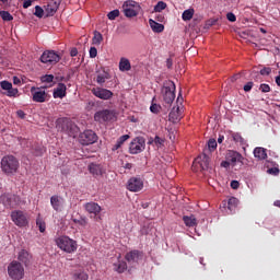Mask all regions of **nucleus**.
Segmentation results:
<instances>
[{"label": "nucleus", "mask_w": 280, "mask_h": 280, "mask_svg": "<svg viewBox=\"0 0 280 280\" xmlns=\"http://www.w3.org/2000/svg\"><path fill=\"white\" fill-rule=\"evenodd\" d=\"M10 218L13 224L19 226V229H25V226H30V217L27 215V212L23 210L11 211Z\"/></svg>", "instance_id": "nucleus-3"}, {"label": "nucleus", "mask_w": 280, "mask_h": 280, "mask_svg": "<svg viewBox=\"0 0 280 280\" xmlns=\"http://www.w3.org/2000/svg\"><path fill=\"white\" fill-rule=\"evenodd\" d=\"M233 141H235V143H241V145H246V140H244V138L242 137V135L240 133H233Z\"/></svg>", "instance_id": "nucleus-38"}, {"label": "nucleus", "mask_w": 280, "mask_h": 280, "mask_svg": "<svg viewBox=\"0 0 280 280\" xmlns=\"http://www.w3.org/2000/svg\"><path fill=\"white\" fill-rule=\"evenodd\" d=\"M8 275L12 280H21L25 277V268L16 260H13L8 266Z\"/></svg>", "instance_id": "nucleus-6"}, {"label": "nucleus", "mask_w": 280, "mask_h": 280, "mask_svg": "<svg viewBox=\"0 0 280 280\" xmlns=\"http://www.w3.org/2000/svg\"><path fill=\"white\" fill-rule=\"evenodd\" d=\"M115 119V113L110 112V109H104L96 112L94 115V120L98 121V124H104L105 121H113Z\"/></svg>", "instance_id": "nucleus-13"}, {"label": "nucleus", "mask_w": 280, "mask_h": 280, "mask_svg": "<svg viewBox=\"0 0 280 280\" xmlns=\"http://www.w3.org/2000/svg\"><path fill=\"white\" fill-rule=\"evenodd\" d=\"M79 141L81 145H93L97 142V133L93 130H85L80 135Z\"/></svg>", "instance_id": "nucleus-11"}, {"label": "nucleus", "mask_w": 280, "mask_h": 280, "mask_svg": "<svg viewBox=\"0 0 280 280\" xmlns=\"http://www.w3.org/2000/svg\"><path fill=\"white\" fill-rule=\"evenodd\" d=\"M42 82H46L47 84L54 82V74H46L42 77Z\"/></svg>", "instance_id": "nucleus-45"}, {"label": "nucleus", "mask_w": 280, "mask_h": 280, "mask_svg": "<svg viewBox=\"0 0 280 280\" xmlns=\"http://www.w3.org/2000/svg\"><path fill=\"white\" fill-rule=\"evenodd\" d=\"M61 57L54 50H45L40 56V62L44 65H58Z\"/></svg>", "instance_id": "nucleus-10"}, {"label": "nucleus", "mask_w": 280, "mask_h": 280, "mask_svg": "<svg viewBox=\"0 0 280 280\" xmlns=\"http://www.w3.org/2000/svg\"><path fill=\"white\" fill-rule=\"evenodd\" d=\"M102 40H104V36H102V33L95 31L94 36L92 38L93 45H102Z\"/></svg>", "instance_id": "nucleus-36"}, {"label": "nucleus", "mask_w": 280, "mask_h": 280, "mask_svg": "<svg viewBox=\"0 0 280 280\" xmlns=\"http://www.w3.org/2000/svg\"><path fill=\"white\" fill-rule=\"evenodd\" d=\"M31 93L33 96V102H37L38 104H43L47 102V92L43 88H32Z\"/></svg>", "instance_id": "nucleus-16"}, {"label": "nucleus", "mask_w": 280, "mask_h": 280, "mask_svg": "<svg viewBox=\"0 0 280 280\" xmlns=\"http://www.w3.org/2000/svg\"><path fill=\"white\" fill-rule=\"evenodd\" d=\"M130 69H132L130 60L126 57H121L119 61V71H130Z\"/></svg>", "instance_id": "nucleus-30"}, {"label": "nucleus", "mask_w": 280, "mask_h": 280, "mask_svg": "<svg viewBox=\"0 0 280 280\" xmlns=\"http://www.w3.org/2000/svg\"><path fill=\"white\" fill-rule=\"evenodd\" d=\"M268 174H272V176H279V167L269 168Z\"/></svg>", "instance_id": "nucleus-51"}, {"label": "nucleus", "mask_w": 280, "mask_h": 280, "mask_svg": "<svg viewBox=\"0 0 280 280\" xmlns=\"http://www.w3.org/2000/svg\"><path fill=\"white\" fill-rule=\"evenodd\" d=\"M89 172L93 176H103L104 175V168H102V165L100 164H90L89 165Z\"/></svg>", "instance_id": "nucleus-26"}, {"label": "nucleus", "mask_w": 280, "mask_h": 280, "mask_svg": "<svg viewBox=\"0 0 280 280\" xmlns=\"http://www.w3.org/2000/svg\"><path fill=\"white\" fill-rule=\"evenodd\" d=\"M149 25L152 30V32H154L155 34H161V32H163L165 30V26L152 19L149 20Z\"/></svg>", "instance_id": "nucleus-28"}, {"label": "nucleus", "mask_w": 280, "mask_h": 280, "mask_svg": "<svg viewBox=\"0 0 280 280\" xmlns=\"http://www.w3.org/2000/svg\"><path fill=\"white\" fill-rule=\"evenodd\" d=\"M16 115H18V117H20V119H25V112H23L22 109H19L18 112H16Z\"/></svg>", "instance_id": "nucleus-59"}, {"label": "nucleus", "mask_w": 280, "mask_h": 280, "mask_svg": "<svg viewBox=\"0 0 280 280\" xmlns=\"http://www.w3.org/2000/svg\"><path fill=\"white\" fill-rule=\"evenodd\" d=\"M273 205H275V207H279V209H280V200L275 201Z\"/></svg>", "instance_id": "nucleus-64"}, {"label": "nucleus", "mask_w": 280, "mask_h": 280, "mask_svg": "<svg viewBox=\"0 0 280 280\" xmlns=\"http://www.w3.org/2000/svg\"><path fill=\"white\" fill-rule=\"evenodd\" d=\"M36 226H38L39 233H45V231L47 229V224L45 223V220H43V218H40V215H38L36 219Z\"/></svg>", "instance_id": "nucleus-35"}, {"label": "nucleus", "mask_w": 280, "mask_h": 280, "mask_svg": "<svg viewBox=\"0 0 280 280\" xmlns=\"http://www.w3.org/2000/svg\"><path fill=\"white\" fill-rule=\"evenodd\" d=\"M269 73H272V69L271 68H262L260 70V75H268Z\"/></svg>", "instance_id": "nucleus-53"}, {"label": "nucleus", "mask_w": 280, "mask_h": 280, "mask_svg": "<svg viewBox=\"0 0 280 280\" xmlns=\"http://www.w3.org/2000/svg\"><path fill=\"white\" fill-rule=\"evenodd\" d=\"M209 161L210 159L209 155H207V153L200 154L192 162V172H207V170H209Z\"/></svg>", "instance_id": "nucleus-8"}, {"label": "nucleus", "mask_w": 280, "mask_h": 280, "mask_svg": "<svg viewBox=\"0 0 280 280\" xmlns=\"http://www.w3.org/2000/svg\"><path fill=\"white\" fill-rule=\"evenodd\" d=\"M114 270L121 275V272H126V270H128V265L124 260H118L114 264Z\"/></svg>", "instance_id": "nucleus-32"}, {"label": "nucleus", "mask_w": 280, "mask_h": 280, "mask_svg": "<svg viewBox=\"0 0 280 280\" xmlns=\"http://www.w3.org/2000/svg\"><path fill=\"white\" fill-rule=\"evenodd\" d=\"M159 108H161V107L159 105H156V104H152L150 106L151 113H154V114L159 113Z\"/></svg>", "instance_id": "nucleus-56"}, {"label": "nucleus", "mask_w": 280, "mask_h": 280, "mask_svg": "<svg viewBox=\"0 0 280 280\" xmlns=\"http://www.w3.org/2000/svg\"><path fill=\"white\" fill-rule=\"evenodd\" d=\"M231 187H232V189H240V182L232 180L231 182Z\"/></svg>", "instance_id": "nucleus-58"}, {"label": "nucleus", "mask_w": 280, "mask_h": 280, "mask_svg": "<svg viewBox=\"0 0 280 280\" xmlns=\"http://www.w3.org/2000/svg\"><path fill=\"white\" fill-rule=\"evenodd\" d=\"M58 132H71L73 130V121L69 118H58L56 120Z\"/></svg>", "instance_id": "nucleus-12"}, {"label": "nucleus", "mask_w": 280, "mask_h": 280, "mask_svg": "<svg viewBox=\"0 0 280 280\" xmlns=\"http://www.w3.org/2000/svg\"><path fill=\"white\" fill-rule=\"evenodd\" d=\"M279 75L276 77V84L277 86H280V70H279Z\"/></svg>", "instance_id": "nucleus-63"}, {"label": "nucleus", "mask_w": 280, "mask_h": 280, "mask_svg": "<svg viewBox=\"0 0 280 280\" xmlns=\"http://www.w3.org/2000/svg\"><path fill=\"white\" fill-rule=\"evenodd\" d=\"M0 205H2L4 209H16V207L21 205V197L12 192H4L0 196Z\"/></svg>", "instance_id": "nucleus-5"}, {"label": "nucleus", "mask_w": 280, "mask_h": 280, "mask_svg": "<svg viewBox=\"0 0 280 280\" xmlns=\"http://www.w3.org/2000/svg\"><path fill=\"white\" fill-rule=\"evenodd\" d=\"M46 16H54L58 12V3L50 2L45 7Z\"/></svg>", "instance_id": "nucleus-29"}, {"label": "nucleus", "mask_w": 280, "mask_h": 280, "mask_svg": "<svg viewBox=\"0 0 280 280\" xmlns=\"http://www.w3.org/2000/svg\"><path fill=\"white\" fill-rule=\"evenodd\" d=\"M90 58H97V48L95 47L90 48Z\"/></svg>", "instance_id": "nucleus-52"}, {"label": "nucleus", "mask_w": 280, "mask_h": 280, "mask_svg": "<svg viewBox=\"0 0 280 280\" xmlns=\"http://www.w3.org/2000/svg\"><path fill=\"white\" fill-rule=\"evenodd\" d=\"M145 150V139L143 137L135 138L129 144V154H141Z\"/></svg>", "instance_id": "nucleus-9"}, {"label": "nucleus", "mask_w": 280, "mask_h": 280, "mask_svg": "<svg viewBox=\"0 0 280 280\" xmlns=\"http://www.w3.org/2000/svg\"><path fill=\"white\" fill-rule=\"evenodd\" d=\"M84 209L85 211H88V213H90V215H94V219L96 222H100V220H102V218L98 217L100 213L102 212V207L96 202L91 201L85 203Z\"/></svg>", "instance_id": "nucleus-14"}, {"label": "nucleus", "mask_w": 280, "mask_h": 280, "mask_svg": "<svg viewBox=\"0 0 280 280\" xmlns=\"http://www.w3.org/2000/svg\"><path fill=\"white\" fill-rule=\"evenodd\" d=\"M215 23H218V20H215V19L208 20L206 22V27H213V25H215Z\"/></svg>", "instance_id": "nucleus-54"}, {"label": "nucleus", "mask_w": 280, "mask_h": 280, "mask_svg": "<svg viewBox=\"0 0 280 280\" xmlns=\"http://www.w3.org/2000/svg\"><path fill=\"white\" fill-rule=\"evenodd\" d=\"M117 16H119V10H113L107 14V19H109V21H115V19H117Z\"/></svg>", "instance_id": "nucleus-43"}, {"label": "nucleus", "mask_w": 280, "mask_h": 280, "mask_svg": "<svg viewBox=\"0 0 280 280\" xmlns=\"http://www.w3.org/2000/svg\"><path fill=\"white\" fill-rule=\"evenodd\" d=\"M128 139H130L129 135H124L120 138H118L117 142L113 145L112 150L115 152V150H119V148H121V145L124 143H126V141H128Z\"/></svg>", "instance_id": "nucleus-34"}, {"label": "nucleus", "mask_w": 280, "mask_h": 280, "mask_svg": "<svg viewBox=\"0 0 280 280\" xmlns=\"http://www.w3.org/2000/svg\"><path fill=\"white\" fill-rule=\"evenodd\" d=\"M72 280H89V273L82 269H77L71 273Z\"/></svg>", "instance_id": "nucleus-25"}, {"label": "nucleus", "mask_w": 280, "mask_h": 280, "mask_svg": "<svg viewBox=\"0 0 280 280\" xmlns=\"http://www.w3.org/2000/svg\"><path fill=\"white\" fill-rule=\"evenodd\" d=\"M259 91H261V93H270V85L262 83L259 86Z\"/></svg>", "instance_id": "nucleus-47"}, {"label": "nucleus", "mask_w": 280, "mask_h": 280, "mask_svg": "<svg viewBox=\"0 0 280 280\" xmlns=\"http://www.w3.org/2000/svg\"><path fill=\"white\" fill-rule=\"evenodd\" d=\"M253 86H254L253 81H249V82H247V83L244 85L243 89H244L245 93H248V92L253 91Z\"/></svg>", "instance_id": "nucleus-49"}, {"label": "nucleus", "mask_w": 280, "mask_h": 280, "mask_svg": "<svg viewBox=\"0 0 280 280\" xmlns=\"http://www.w3.org/2000/svg\"><path fill=\"white\" fill-rule=\"evenodd\" d=\"M237 205H240V200L235 197H231L228 202L222 201L221 209H228L226 213L228 215H231V213H235V210L237 209Z\"/></svg>", "instance_id": "nucleus-20"}, {"label": "nucleus", "mask_w": 280, "mask_h": 280, "mask_svg": "<svg viewBox=\"0 0 280 280\" xmlns=\"http://www.w3.org/2000/svg\"><path fill=\"white\" fill-rule=\"evenodd\" d=\"M0 166L1 172L4 173L5 176H14L19 173L21 162H19V159L16 156L8 154L2 156Z\"/></svg>", "instance_id": "nucleus-1"}, {"label": "nucleus", "mask_w": 280, "mask_h": 280, "mask_svg": "<svg viewBox=\"0 0 280 280\" xmlns=\"http://www.w3.org/2000/svg\"><path fill=\"white\" fill-rule=\"evenodd\" d=\"M56 244L60 250L65 253H75L78 250V242L69 236H60L56 240Z\"/></svg>", "instance_id": "nucleus-4"}, {"label": "nucleus", "mask_w": 280, "mask_h": 280, "mask_svg": "<svg viewBox=\"0 0 280 280\" xmlns=\"http://www.w3.org/2000/svg\"><path fill=\"white\" fill-rule=\"evenodd\" d=\"M127 189L129 191H141L143 189V179L140 177H131L127 183Z\"/></svg>", "instance_id": "nucleus-19"}, {"label": "nucleus", "mask_w": 280, "mask_h": 280, "mask_svg": "<svg viewBox=\"0 0 280 280\" xmlns=\"http://www.w3.org/2000/svg\"><path fill=\"white\" fill-rule=\"evenodd\" d=\"M231 162L229 160L222 161L221 162V167H224L225 170H229L231 167Z\"/></svg>", "instance_id": "nucleus-55"}, {"label": "nucleus", "mask_w": 280, "mask_h": 280, "mask_svg": "<svg viewBox=\"0 0 280 280\" xmlns=\"http://www.w3.org/2000/svg\"><path fill=\"white\" fill-rule=\"evenodd\" d=\"M0 88L2 89V91H7L4 92V95H7V97H19V89L12 88V83L10 81H1Z\"/></svg>", "instance_id": "nucleus-18"}, {"label": "nucleus", "mask_w": 280, "mask_h": 280, "mask_svg": "<svg viewBox=\"0 0 280 280\" xmlns=\"http://www.w3.org/2000/svg\"><path fill=\"white\" fill-rule=\"evenodd\" d=\"M165 8H167V3L160 1L154 7V12H163V10H165Z\"/></svg>", "instance_id": "nucleus-40"}, {"label": "nucleus", "mask_w": 280, "mask_h": 280, "mask_svg": "<svg viewBox=\"0 0 280 280\" xmlns=\"http://www.w3.org/2000/svg\"><path fill=\"white\" fill-rule=\"evenodd\" d=\"M54 97L55 100H57L59 97V100H62V97H66L67 95V85H65V83H59L57 85V88L54 90Z\"/></svg>", "instance_id": "nucleus-24"}, {"label": "nucleus", "mask_w": 280, "mask_h": 280, "mask_svg": "<svg viewBox=\"0 0 280 280\" xmlns=\"http://www.w3.org/2000/svg\"><path fill=\"white\" fill-rule=\"evenodd\" d=\"M70 56H71L72 58H75V56H78V48H75V47L71 48V50H70Z\"/></svg>", "instance_id": "nucleus-60"}, {"label": "nucleus", "mask_w": 280, "mask_h": 280, "mask_svg": "<svg viewBox=\"0 0 280 280\" xmlns=\"http://www.w3.org/2000/svg\"><path fill=\"white\" fill-rule=\"evenodd\" d=\"M183 221H184V224L189 228L196 226V224H198V221L196 220V217L194 214L184 215Z\"/></svg>", "instance_id": "nucleus-33"}, {"label": "nucleus", "mask_w": 280, "mask_h": 280, "mask_svg": "<svg viewBox=\"0 0 280 280\" xmlns=\"http://www.w3.org/2000/svg\"><path fill=\"white\" fill-rule=\"evenodd\" d=\"M50 205L55 211H62L65 207V198L54 195L50 197Z\"/></svg>", "instance_id": "nucleus-21"}, {"label": "nucleus", "mask_w": 280, "mask_h": 280, "mask_svg": "<svg viewBox=\"0 0 280 280\" xmlns=\"http://www.w3.org/2000/svg\"><path fill=\"white\" fill-rule=\"evenodd\" d=\"M34 15L37 16V19H43V16H45V10H43L40 5H36Z\"/></svg>", "instance_id": "nucleus-41"}, {"label": "nucleus", "mask_w": 280, "mask_h": 280, "mask_svg": "<svg viewBox=\"0 0 280 280\" xmlns=\"http://www.w3.org/2000/svg\"><path fill=\"white\" fill-rule=\"evenodd\" d=\"M153 141H154V145H156V148H161V147H163V143H165V139H163L159 136H155L153 138Z\"/></svg>", "instance_id": "nucleus-42"}, {"label": "nucleus", "mask_w": 280, "mask_h": 280, "mask_svg": "<svg viewBox=\"0 0 280 280\" xmlns=\"http://www.w3.org/2000/svg\"><path fill=\"white\" fill-rule=\"evenodd\" d=\"M107 79L108 78H106V75H104V74H97L96 82H97V84H104Z\"/></svg>", "instance_id": "nucleus-46"}, {"label": "nucleus", "mask_w": 280, "mask_h": 280, "mask_svg": "<svg viewBox=\"0 0 280 280\" xmlns=\"http://www.w3.org/2000/svg\"><path fill=\"white\" fill-rule=\"evenodd\" d=\"M254 156L255 159H258V161H266V159H268L267 150L261 147L255 148Z\"/></svg>", "instance_id": "nucleus-27"}, {"label": "nucleus", "mask_w": 280, "mask_h": 280, "mask_svg": "<svg viewBox=\"0 0 280 280\" xmlns=\"http://www.w3.org/2000/svg\"><path fill=\"white\" fill-rule=\"evenodd\" d=\"M252 78L253 80H255V82H260L261 80V73L257 72V71H253L252 72Z\"/></svg>", "instance_id": "nucleus-48"}, {"label": "nucleus", "mask_w": 280, "mask_h": 280, "mask_svg": "<svg viewBox=\"0 0 280 280\" xmlns=\"http://www.w3.org/2000/svg\"><path fill=\"white\" fill-rule=\"evenodd\" d=\"M168 119L173 124H178V121H180V119H183V108L173 107L171 113L168 114Z\"/></svg>", "instance_id": "nucleus-22"}, {"label": "nucleus", "mask_w": 280, "mask_h": 280, "mask_svg": "<svg viewBox=\"0 0 280 280\" xmlns=\"http://www.w3.org/2000/svg\"><path fill=\"white\" fill-rule=\"evenodd\" d=\"M19 261H22V264H25V266H27V264H30V259H32V256L30 255V253L25 249H22L19 253L18 256Z\"/></svg>", "instance_id": "nucleus-31"}, {"label": "nucleus", "mask_w": 280, "mask_h": 280, "mask_svg": "<svg viewBox=\"0 0 280 280\" xmlns=\"http://www.w3.org/2000/svg\"><path fill=\"white\" fill-rule=\"evenodd\" d=\"M141 5L135 0H127L122 3V12L127 19H133L139 14Z\"/></svg>", "instance_id": "nucleus-7"}, {"label": "nucleus", "mask_w": 280, "mask_h": 280, "mask_svg": "<svg viewBox=\"0 0 280 280\" xmlns=\"http://www.w3.org/2000/svg\"><path fill=\"white\" fill-rule=\"evenodd\" d=\"M194 9L185 10L182 14L183 21H191L194 19Z\"/></svg>", "instance_id": "nucleus-37"}, {"label": "nucleus", "mask_w": 280, "mask_h": 280, "mask_svg": "<svg viewBox=\"0 0 280 280\" xmlns=\"http://www.w3.org/2000/svg\"><path fill=\"white\" fill-rule=\"evenodd\" d=\"M0 16L2 21H14V16H12L8 11H0Z\"/></svg>", "instance_id": "nucleus-39"}, {"label": "nucleus", "mask_w": 280, "mask_h": 280, "mask_svg": "<svg viewBox=\"0 0 280 280\" xmlns=\"http://www.w3.org/2000/svg\"><path fill=\"white\" fill-rule=\"evenodd\" d=\"M161 93L164 104H166L167 106H172L174 100H176V84L174 83V81H165L163 83Z\"/></svg>", "instance_id": "nucleus-2"}, {"label": "nucleus", "mask_w": 280, "mask_h": 280, "mask_svg": "<svg viewBox=\"0 0 280 280\" xmlns=\"http://www.w3.org/2000/svg\"><path fill=\"white\" fill-rule=\"evenodd\" d=\"M226 19L228 21H230V23H235V21H237V18L235 16V14L231 12L226 14Z\"/></svg>", "instance_id": "nucleus-50"}, {"label": "nucleus", "mask_w": 280, "mask_h": 280, "mask_svg": "<svg viewBox=\"0 0 280 280\" xmlns=\"http://www.w3.org/2000/svg\"><path fill=\"white\" fill-rule=\"evenodd\" d=\"M13 84H21V79L19 77H13Z\"/></svg>", "instance_id": "nucleus-62"}, {"label": "nucleus", "mask_w": 280, "mask_h": 280, "mask_svg": "<svg viewBox=\"0 0 280 280\" xmlns=\"http://www.w3.org/2000/svg\"><path fill=\"white\" fill-rule=\"evenodd\" d=\"M215 148H218V142L215 141V139H210L208 141V149L210 152H213V150H215Z\"/></svg>", "instance_id": "nucleus-44"}, {"label": "nucleus", "mask_w": 280, "mask_h": 280, "mask_svg": "<svg viewBox=\"0 0 280 280\" xmlns=\"http://www.w3.org/2000/svg\"><path fill=\"white\" fill-rule=\"evenodd\" d=\"M91 93L94 94L95 97H98V100H112L113 98V91L104 88H93L91 90Z\"/></svg>", "instance_id": "nucleus-15"}, {"label": "nucleus", "mask_w": 280, "mask_h": 280, "mask_svg": "<svg viewBox=\"0 0 280 280\" xmlns=\"http://www.w3.org/2000/svg\"><path fill=\"white\" fill-rule=\"evenodd\" d=\"M155 21H158V23H163L165 21V15L159 13L156 16H155Z\"/></svg>", "instance_id": "nucleus-57"}, {"label": "nucleus", "mask_w": 280, "mask_h": 280, "mask_svg": "<svg viewBox=\"0 0 280 280\" xmlns=\"http://www.w3.org/2000/svg\"><path fill=\"white\" fill-rule=\"evenodd\" d=\"M143 258V254L139 250H131L126 254V260L129 264H138L140 259Z\"/></svg>", "instance_id": "nucleus-23"}, {"label": "nucleus", "mask_w": 280, "mask_h": 280, "mask_svg": "<svg viewBox=\"0 0 280 280\" xmlns=\"http://www.w3.org/2000/svg\"><path fill=\"white\" fill-rule=\"evenodd\" d=\"M32 3H33L32 0H25L24 3H23V8L27 9L32 5Z\"/></svg>", "instance_id": "nucleus-61"}, {"label": "nucleus", "mask_w": 280, "mask_h": 280, "mask_svg": "<svg viewBox=\"0 0 280 280\" xmlns=\"http://www.w3.org/2000/svg\"><path fill=\"white\" fill-rule=\"evenodd\" d=\"M225 159L232 164V167H235L237 163L244 165V155L237 151L229 150Z\"/></svg>", "instance_id": "nucleus-17"}]
</instances>
